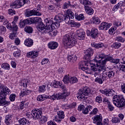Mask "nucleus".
Listing matches in <instances>:
<instances>
[{
	"label": "nucleus",
	"instance_id": "nucleus-1",
	"mask_svg": "<svg viewBox=\"0 0 125 125\" xmlns=\"http://www.w3.org/2000/svg\"><path fill=\"white\" fill-rule=\"evenodd\" d=\"M111 60L112 58L109 57L101 62L100 65H98V63L96 64L97 65H95V63H89V64H87V66L89 65L90 69H89V67H85L84 66L85 62H80L79 63V66H80L81 70L85 72L86 74H91L92 71L99 72H102L103 70H106V63Z\"/></svg>",
	"mask_w": 125,
	"mask_h": 125
},
{
	"label": "nucleus",
	"instance_id": "nucleus-2",
	"mask_svg": "<svg viewBox=\"0 0 125 125\" xmlns=\"http://www.w3.org/2000/svg\"><path fill=\"white\" fill-rule=\"evenodd\" d=\"M57 20L59 22H63L64 21L66 24H70L72 27L80 28L81 23L73 21L71 19H74V13L70 10H67L63 15H60L56 17Z\"/></svg>",
	"mask_w": 125,
	"mask_h": 125
},
{
	"label": "nucleus",
	"instance_id": "nucleus-3",
	"mask_svg": "<svg viewBox=\"0 0 125 125\" xmlns=\"http://www.w3.org/2000/svg\"><path fill=\"white\" fill-rule=\"evenodd\" d=\"M0 100L3 102L6 105H9L10 101H6V95L10 94L11 91L5 85L1 84L0 85Z\"/></svg>",
	"mask_w": 125,
	"mask_h": 125
},
{
	"label": "nucleus",
	"instance_id": "nucleus-4",
	"mask_svg": "<svg viewBox=\"0 0 125 125\" xmlns=\"http://www.w3.org/2000/svg\"><path fill=\"white\" fill-rule=\"evenodd\" d=\"M60 15H64L63 14H59L55 16V18H54V20L56 22H53V18H46L44 20V22H46V26H47V28H49V27H50V29L51 30H52V32L51 33V35H52V34H53V32H52V27H54L55 28V27H56L57 28H58V27H59L60 26V23L63 22V21H59L58 20H57L56 19V18L57 17V16H59Z\"/></svg>",
	"mask_w": 125,
	"mask_h": 125
},
{
	"label": "nucleus",
	"instance_id": "nucleus-5",
	"mask_svg": "<svg viewBox=\"0 0 125 125\" xmlns=\"http://www.w3.org/2000/svg\"><path fill=\"white\" fill-rule=\"evenodd\" d=\"M91 93V90L87 86H85L82 89H80L78 93L77 94V97L79 100L83 101L85 98H87L86 96L90 95Z\"/></svg>",
	"mask_w": 125,
	"mask_h": 125
},
{
	"label": "nucleus",
	"instance_id": "nucleus-6",
	"mask_svg": "<svg viewBox=\"0 0 125 125\" xmlns=\"http://www.w3.org/2000/svg\"><path fill=\"white\" fill-rule=\"evenodd\" d=\"M112 101L114 105L118 108H122L125 106V99L123 96L118 95L114 96Z\"/></svg>",
	"mask_w": 125,
	"mask_h": 125
},
{
	"label": "nucleus",
	"instance_id": "nucleus-7",
	"mask_svg": "<svg viewBox=\"0 0 125 125\" xmlns=\"http://www.w3.org/2000/svg\"><path fill=\"white\" fill-rule=\"evenodd\" d=\"M108 57L111 58V60H110L109 61H111V60H113V57L111 56H108L106 57V55H104V53H102L95 56L94 59L93 60V61L94 62H96V63H99L98 65H100V64H101V62H103V61H104L105 59L108 58Z\"/></svg>",
	"mask_w": 125,
	"mask_h": 125
},
{
	"label": "nucleus",
	"instance_id": "nucleus-8",
	"mask_svg": "<svg viewBox=\"0 0 125 125\" xmlns=\"http://www.w3.org/2000/svg\"><path fill=\"white\" fill-rule=\"evenodd\" d=\"M45 27L43 22L41 21L37 26V30H39L40 32H42V33H45V34L52 32V29H50V26L49 27V28L47 27V25H46V28Z\"/></svg>",
	"mask_w": 125,
	"mask_h": 125
},
{
	"label": "nucleus",
	"instance_id": "nucleus-9",
	"mask_svg": "<svg viewBox=\"0 0 125 125\" xmlns=\"http://www.w3.org/2000/svg\"><path fill=\"white\" fill-rule=\"evenodd\" d=\"M27 2L28 0H17L12 3L11 6L12 8H20Z\"/></svg>",
	"mask_w": 125,
	"mask_h": 125
},
{
	"label": "nucleus",
	"instance_id": "nucleus-10",
	"mask_svg": "<svg viewBox=\"0 0 125 125\" xmlns=\"http://www.w3.org/2000/svg\"><path fill=\"white\" fill-rule=\"evenodd\" d=\"M86 34L92 39H97V38H98V35H99L98 29L96 28H92L91 31L87 30Z\"/></svg>",
	"mask_w": 125,
	"mask_h": 125
},
{
	"label": "nucleus",
	"instance_id": "nucleus-11",
	"mask_svg": "<svg viewBox=\"0 0 125 125\" xmlns=\"http://www.w3.org/2000/svg\"><path fill=\"white\" fill-rule=\"evenodd\" d=\"M31 115L34 120H39L42 115V109L33 110Z\"/></svg>",
	"mask_w": 125,
	"mask_h": 125
},
{
	"label": "nucleus",
	"instance_id": "nucleus-12",
	"mask_svg": "<svg viewBox=\"0 0 125 125\" xmlns=\"http://www.w3.org/2000/svg\"><path fill=\"white\" fill-rule=\"evenodd\" d=\"M102 71H103V78H107V77H108L109 79H112L114 78V76H115L116 74L115 72L112 70H109L107 71L104 69Z\"/></svg>",
	"mask_w": 125,
	"mask_h": 125
},
{
	"label": "nucleus",
	"instance_id": "nucleus-13",
	"mask_svg": "<svg viewBox=\"0 0 125 125\" xmlns=\"http://www.w3.org/2000/svg\"><path fill=\"white\" fill-rule=\"evenodd\" d=\"M58 116H56L53 119L55 122L57 123H61L62 120H63L65 118V114L63 111H59L57 112Z\"/></svg>",
	"mask_w": 125,
	"mask_h": 125
},
{
	"label": "nucleus",
	"instance_id": "nucleus-14",
	"mask_svg": "<svg viewBox=\"0 0 125 125\" xmlns=\"http://www.w3.org/2000/svg\"><path fill=\"white\" fill-rule=\"evenodd\" d=\"M65 95H67L66 94H61L59 93L54 94L52 96H48V99H51L54 101L55 99H57V100H60V99H65L64 96Z\"/></svg>",
	"mask_w": 125,
	"mask_h": 125
},
{
	"label": "nucleus",
	"instance_id": "nucleus-15",
	"mask_svg": "<svg viewBox=\"0 0 125 125\" xmlns=\"http://www.w3.org/2000/svg\"><path fill=\"white\" fill-rule=\"evenodd\" d=\"M38 10H39L33 9L29 11H26L25 13V16L26 17H30V16H33L34 15H36L37 16H42V13L39 12Z\"/></svg>",
	"mask_w": 125,
	"mask_h": 125
},
{
	"label": "nucleus",
	"instance_id": "nucleus-16",
	"mask_svg": "<svg viewBox=\"0 0 125 125\" xmlns=\"http://www.w3.org/2000/svg\"><path fill=\"white\" fill-rule=\"evenodd\" d=\"M93 50L91 48L87 49L85 52V55L84 56L83 59L87 61L90 60V57L93 55Z\"/></svg>",
	"mask_w": 125,
	"mask_h": 125
},
{
	"label": "nucleus",
	"instance_id": "nucleus-17",
	"mask_svg": "<svg viewBox=\"0 0 125 125\" xmlns=\"http://www.w3.org/2000/svg\"><path fill=\"white\" fill-rule=\"evenodd\" d=\"M112 25L110 23L106 22H102L99 26V30L102 31H107L111 27Z\"/></svg>",
	"mask_w": 125,
	"mask_h": 125
},
{
	"label": "nucleus",
	"instance_id": "nucleus-18",
	"mask_svg": "<svg viewBox=\"0 0 125 125\" xmlns=\"http://www.w3.org/2000/svg\"><path fill=\"white\" fill-rule=\"evenodd\" d=\"M93 123L97 125H103V124H102V116L101 115H96L94 117Z\"/></svg>",
	"mask_w": 125,
	"mask_h": 125
},
{
	"label": "nucleus",
	"instance_id": "nucleus-19",
	"mask_svg": "<svg viewBox=\"0 0 125 125\" xmlns=\"http://www.w3.org/2000/svg\"><path fill=\"white\" fill-rule=\"evenodd\" d=\"M78 40L83 41L85 39V32L83 29H79L77 31Z\"/></svg>",
	"mask_w": 125,
	"mask_h": 125
},
{
	"label": "nucleus",
	"instance_id": "nucleus-20",
	"mask_svg": "<svg viewBox=\"0 0 125 125\" xmlns=\"http://www.w3.org/2000/svg\"><path fill=\"white\" fill-rule=\"evenodd\" d=\"M74 37H73V36L71 33H68L67 34H66L63 37V42L64 45H66L68 42H70Z\"/></svg>",
	"mask_w": 125,
	"mask_h": 125
},
{
	"label": "nucleus",
	"instance_id": "nucleus-21",
	"mask_svg": "<svg viewBox=\"0 0 125 125\" xmlns=\"http://www.w3.org/2000/svg\"><path fill=\"white\" fill-rule=\"evenodd\" d=\"M77 40L75 39V38H72L69 42L65 45L69 48H71L73 47V46H75L76 44H77Z\"/></svg>",
	"mask_w": 125,
	"mask_h": 125
},
{
	"label": "nucleus",
	"instance_id": "nucleus-22",
	"mask_svg": "<svg viewBox=\"0 0 125 125\" xmlns=\"http://www.w3.org/2000/svg\"><path fill=\"white\" fill-rule=\"evenodd\" d=\"M15 29L12 30L13 33H10L9 38L11 40H15L16 39V35L17 34V31H18V26H15Z\"/></svg>",
	"mask_w": 125,
	"mask_h": 125
},
{
	"label": "nucleus",
	"instance_id": "nucleus-23",
	"mask_svg": "<svg viewBox=\"0 0 125 125\" xmlns=\"http://www.w3.org/2000/svg\"><path fill=\"white\" fill-rule=\"evenodd\" d=\"M27 57H29V58H36V57H38L39 53L37 51H32L27 53Z\"/></svg>",
	"mask_w": 125,
	"mask_h": 125
},
{
	"label": "nucleus",
	"instance_id": "nucleus-24",
	"mask_svg": "<svg viewBox=\"0 0 125 125\" xmlns=\"http://www.w3.org/2000/svg\"><path fill=\"white\" fill-rule=\"evenodd\" d=\"M27 57H29V58H36V57H38L39 53L37 51H32L27 53Z\"/></svg>",
	"mask_w": 125,
	"mask_h": 125
},
{
	"label": "nucleus",
	"instance_id": "nucleus-25",
	"mask_svg": "<svg viewBox=\"0 0 125 125\" xmlns=\"http://www.w3.org/2000/svg\"><path fill=\"white\" fill-rule=\"evenodd\" d=\"M84 9L86 13L88 15H92L94 13V10H93V9L91 7L84 6Z\"/></svg>",
	"mask_w": 125,
	"mask_h": 125
},
{
	"label": "nucleus",
	"instance_id": "nucleus-26",
	"mask_svg": "<svg viewBox=\"0 0 125 125\" xmlns=\"http://www.w3.org/2000/svg\"><path fill=\"white\" fill-rule=\"evenodd\" d=\"M12 25H11V23L8 22V24L6 25V27L7 29H8L11 31H13L14 29H15V27H18V26L16 25V23H15L14 21H12Z\"/></svg>",
	"mask_w": 125,
	"mask_h": 125
},
{
	"label": "nucleus",
	"instance_id": "nucleus-27",
	"mask_svg": "<svg viewBox=\"0 0 125 125\" xmlns=\"http://www.w3.org/2000/svg\"><path fill=\"white\" fill-rule=\"evenodd\" d=\"M48 46L50 49H55L58 46V43L57 42H51L48 44Z\"/></svg>",
	"mask_w": 125,
	"mask_h": 125
},
{
	"label": "nucleus",
	"instance_id": "nucleus-28",
	"mask_svg": "<svg viewBox=\"0 0 125 125\" xmlns=\"http://www.w3.org/2000/svg\"><path fill=\"white\" fill-rule=\"evenodd\" d=\"M91 110H92V106L91 105H88L86 107L84 106L83 113L84 114V115H87V114H88L89 111H91Z\"/></svg>",
	"mask_w": 125,
	"mask_h": 125
},
{
	"label": "nucleus",
	"instance_id": "nucleus-29",
	"mask_svg": "<svg viewBox=\"0 0 125 125\" xmlns=\"http://www.w3.org/2000/svg\"><path fill=\"white\" fill-rule=\"evenodd\" d=\"M91 45L92 47H94L95 48H102V47L104 46V43H99L97 44L95 42H92L91 43Z\"/></svg>",
	"mask_w": 125,
	"mask_h": 125
},
{
	"label": "nucleus",
	"instance_id": "nucleus-30",
	"mask_svg": "<svg viewBox=\"0 0 125 125\" xmlns=\"http://www.w3.org/2000/svg\"><path fill=\"white\" fill-rule=\"evenodd\" d=\"M31 18L32 24H37V23H41L42 18L39 17H32Z\"/></svg>",
	"mask_w": 125,
	"mask_h": 125
},
{
	"label": "nucleus",
	"instance_id": "nucleus-31",
	"mask_svg": "<svg viewBox=\"0 0 125 125\" xmlns=\"http://www.w3.org/2000/svg\"><path fill=\"white\" fill-rule=\"evenodd\" d=\"M34 44V42H33V40L31 39H26L24 42V44L26 46H28L29 47L32 46Z\"/></svg>",
	"mask_w": 125,
	"mask_h": 125
},
{
	"label": "nucleus",
	"instance_id": "nucleus-32",
	"mask_svg": "<svg viewBox=\"0 0 125 125\" xmlns=\"http://www.w3.org/2000/svg\"><path fill=\"white\" fill-rule=\"evenodd\" d=\"M12 119V115H8L6 116L5 119V123L7 125H10V123H11V119Z\"/></svg>",
	"mask_w": 125,
	"mask_h": 125
},
{
	"label": "nucleus",
	"instance_id": "nucleus-33",
	"mask_svg": "<svg viewBox=\"0 0 125 125\" xmlns=\"http://www.w3.org/2000/svg\"><path fill=\"white\" fill-rule=\"evenodd\" d=\"M61 87L63 90V92L61 94H66V95L63 96L64 99H66V97H68V96L70 95V93L67 92V89L66 88V86H62Z\"/></svg>",
	"mask_w": 125,
	"mask_h": 125
},
{
	"label": "nucleus",
	"instance_id": "nucleus-34",
	"mask_svg": "<svg viewBox=\"0 0 125 125\" xmlns=\"http://www.w3.org/2000/svg\"><path fill=\"white\" fill-rule=\"evenodd\" d=\"M37 99L38 101H43V100H45V99H48V96L44 94L39 95L37 97Z\"/></svg>",
	"mask_w": 125,
	"mask_h": 125
},
{
	"label": "nucleus",
	"instance_id": "nucleus-35",
	"mask_svg": "<svg viewBox=\"0 0 125 125\" xmlns=\"http://www.w3.org/2000/svg\"><path fill=\"white\" fill-rule=\"evenodd\" d=\"M67 59L69 62H76L77 56L75 55H70L67 57Z\"/></svg>",
	"mask_w": 125,
	"mask_h": 125
},
{
	"label": "nucleus",
	"instance_id": "nucleus-36",
	"mask_svg": "<svg viewBox=\"0 0 125 125\" xmlns=\"http://www.w3.org/2000/svg\"><path fill=\"white\" fill-rule=\"evenodd\" d=\"M81 3L84 5V6H88V5H91V2L88 0H80Z\"/></svg>",
	"mask_w": 125,
	"mask_h": 125
},
{
	"label": "nucleus",
	"instance_id": "nucleus-37",
	"mask_svg": "<svg viewBox=\"0 0 125 125\" xmlns=\"http://www.w3.org/2000/svg\"><path fill=\"white\" fill-rule=\"evenodd\" d=\"M92 22L93 24H95L96 25H98L99 24H100L101 22L100 19H99V18L96 16L92 17Z\"/></svg>",
	"mask_w": 125,
	"mask_h": 125
},
{
	"label": "nucleus",
	"instance_id": "nucleus-38",
	"mask_svg": "<svg viewBox=\"0 0 125 125\" xmlns=\"http://www.w3.org/2000/svg\"><path fill=\"white\" fill-rule=\"evenodd\" d=\"M29 94H30V90L23 89L21 91V97H24V96H27V95H29Z\"/></svg>",
	"mask_w": 125,
	"mask_h": 125
},
{
	"label": "nucleus",
	"instance_id": "nucleus-39",
	"mask_svg": "<svg viewBox=\"0 0 125 125\" xmlns=\"http://www.w3.org/2000/svg\"><path fill=\"white\" fill-rule=\"evenodd\" d=\"M122 6H123V4H122L121 3H118L117 4L115 5L113 7L112 10L113 11H117L118 9L120 8H123Z\"/></svg>",
	"mask_w": 125,
	"mask_h": 125
},
{
	"label": "nucleus",
	"instance_id": "nucleus-40",
	"mask_svg": "<svg viewBox=\"0 0 125 125\" xmlns=\"http://www.w3.org/2000/svg\"><path fill=\"white\" fill-rule=\"evenodd\" d=\"M1 68L4 70H10V65L7 63H3L1 65Z\"/></svg>",
	"mask_w": 125,
	"mask_h": 125
},
{
	"label": "nucleus",
	"instance_id": "nucleus-41",
	"mask_svg": "<svg viewBox=\"0 0 125 125\" xmlns=\"http://www.w3.org/2000/svg\"><path fill=\"white\" fill-rule=\"evenodd\" d=\"M24 31L28 34H32L33 33V28L31 26H26L24 28Z\"/></svg>",
	"mask_w": 125,
	"mask_h": 125
},
{
	"label": "nucleus",
	"instance_id": "nucleus-42",
	"mask_svg": "<svg viewBox=\"0 0 125 125\" xmlns=\"http://www.w3.org/2000/svg\"><path fill=\"white\" fill-rule=\"evenodd\" d=\"M74 17L77 20H84V16L83 14H80L79 16H77L76 14H75Z\"/></svg>",
	"mask_w": 125,
	"mask_h": 125
},
{
	"label": "nucleus",
	"instance_id": "nucleus-43",
	"mask_svg": "<svg viewBox=\"0 0 125 125\" xmlns=\"http://www.w3.org/2000/svg\"><path fill=\"white\" fill-rule=\"evenodd\" d=\"M19 123L20 125H27V119L25 118L20 119L19 120Z\"/></svg>",
	"mask_w": 125,
	"mask_h": 125
},
{
	"label": "nucleus",
	"instance_id": "nucleus-44",
	"mask_svg": "<svg viewBox=\"0 0 125 125\" xmlns=\"http://www.w3.org/2000/svg\"><path fill=\"white\" fill-rule=\"evenodd\" d=\"M40 124H44L46 122H47V117L46 116H42L40 118Z\"/></svg>",
	"mask_w": 125,
	"mask_h": 125
},
{
	"label": "nucleus",
	"instance_id": "nucleus-45",
	"mask_svg": "<svg viewBox=\"0 0 125 125\" xmlns=\"http://www.w3.org/2000/svg\"><path fill=\"white\" fill-rule=\"evenodd\" d=\"M115 40L119 42H125V38H123L122 36H117L115 38Z\"/></svg>",
	"mask_w": 125,
	"mask_h": 125
},
{
	"label": "nucleus",
	"instance_id": "nucleus-46",
	"mask_svg": "<svg viewBox=\"0 0 125 125\" xmlns=\"http://www.w3.org/2000/svg\"><path fill=\"white\" fill-rule=\"evenodd\" d=\"M70 83H78V78L76 77H71L70 79Z\"/></svg>",
	"mask_w": 125,
	"mask_h": 125
},
{
	"label": "nucleus",
	"instance_id": "nucleus-47",
	"mask_svg": "<svg viewBox=\"0 0 125 125\" xmlns=\"http://www.w3.org/2000/svg\"><path fill=\"white\" fill-rule=\"evenodd\" d=\"M111 122L113 124H118V123L121 122V119L118 117H112Z\"/></svg>",
	"mask_w": 125,
	"mask_h": 125
},
{
	"label": "nucleus",
	"instance_id": "nucleus-48",
	"mask_svg": "<svg viewBox=\"0 0 125 125\" xmlns=\"http://www.w3.org/2000/svg\"><path fill=\"white\" fill-rule=\"evenodd\" d=\"M45 87H46V86L45 85H40L39 86V92H44L45 90Z\"/></svg>",
	"mask_w": 125,
	"mask_h": 125
},
{
	"label": "nucleus",
	"instance_id": "nucleus-49",
	"mask_svg": "<svg viewBox=\"0 0 125 125\" xmlns=\"http://www.w3.org/2000/svg\"><path fill=\"white\" fill-rule=\"evenodd\" d=\"M104 78V77H103V76L102 77V78L97 77L95 80V82H96V83H100V84H102V83H103Z\"/></svg>",
	"mask_w": 125,
	"mask_h": 125
},
{
	"label": "nucleus",
	"instance_id": "nucleus-50",
	"mask_svg": "<svg viewBox=\"0 0 125 125\" xmlns=\"http://www.w3.org/2000/svg\"><path fill=\"white\" fill-rule=\"evenodd\" d=\"M71 2H70L69 1H68L67 2H65L63 4V9H67V8H68V7H69V6H70L71 7H73V5L70 4Z\"/></svg>",
	"mask_w": 125,
	"mask_h": 125
},
{
	"label": "nucleus",
	"instance_id": "nucleus-51",
	"mask_svg": "<svg viewBox=\"0 0 125 125\" xmlns=\"http://www.w3.org/2000/svg\"><path fill=\"white\" fill-rule=\"evenodd\" d=\"M70 79L69 77H68L67 75H65L63 78V82L64 83H70Z\"/></svg>",
	"mask_w": 125,
	"mask_h": 125
},
{
	"label": "nucleus",
	"instance_id": "nucleus-52",
	"mask_svg": "<svg viewBox=\"0 0 125 125\" xmlns=\"http://www.w3.org/2000/svg\"><path fill=\"white\" fill-rule=\"evenodd\" d=\"M23 22L24 23V24H25V25L26 24H32L31 18H28V19H26L24 20L23 21Z\"/></svg>",
	"mask_w": 125,
	"mask_h": 125
},
{
	"label": "nucleus",
	"instance_id": "nucleus-53",
	"mask_svg": "<svg viewBox=\"0 0 125 125\" xmlns=\"http://www.w3.org/2000/svg\"><path fill=\"white\" fill-rule=\"evenodd\" d=\"M76 106H77V104L76 103H73L70 105L67 106V107H65L67 109H74V108L76 107Z\"/></svg>",
	"mask_w": 125,
	"mask_h": 125
},
{
	"label": "nucleus",
	"instance_id": "nucleus-54",
	"mask_svg": "<svg viewBox=\"0 0 125 125\" xmlns=\"http://www.w3.org/2000/svg\"><path fill=\"white\" fill-rule=\"evenodd\" d=\"M20 52H21L20 50H18V51L14 52L13 53L14 56L17 58L19 57V56L21 55V53Z\"/></svg>",
	"mask_w": 125,
	"mask_h": 125
},
{
	"label": "nucleus",
	"instance_id": "nucleus-55",
	"mask_svg": "<svg viewBox=\"0 0 125 125\" xmlns=\"http://www.w3.org/2000/svg\"><path fill=\"white\" fill-rule=\"evenodd\" d=\"M16 97V95L15 94H12L10 95L9 99L10 101L13 102V101H15V98Z\"/></svg>",
	"mask_w": 125,
	"mask_h": 125
},
{
	"label": "nucleus",
	"instance_id": "nucleus-56",
	"mask_svg": "<svg viewBox=\"0 0 125 125\" xmlns=\"http://www.w3.org/2000/svg\"><path fill=\"white\" fill-rule=\"evenodd\" d=\"M122 45V44H121V43L120 42H115L114 43H113V47H115V48L118 49V48H120V47H121Z\"/></svg>",
	"mask_w": 125,
	"mask_h": 125
},
{
	"label": "nucleus",
	"instance_id": "nucleus-57",
	"mask_svg": "<svg viewBox=\"0 0 125 125\" xmlns=\"http://www.w3.org/2000/svg\"><path fill=\"white\" fill-rule=\"evenodd\" d=\"M113 90H106L105 95L106 96H113Z\"/></svg>",
	"mask_w": 125,
	"mask_h": 125
},
{
	"label": "nucleus",
	"instance_id": "nucleus-58",
	"mask_svg": "<svg viewBox=\"0 0 125 125\" xmlns=\"http://www.w3.org/2000/svg\"><path fill=\"white\" fill-rule=\"evenodd\" d=\"M96 102L101 103L102 102V98L100 96H98L96 98Z\"/></svg>",
	"mask_w": 125,
	"mask_h": 125
},
{
	"label": "nucleus",
	"instance_id": "nucleus-59",
	"mask_svg": "<svg viewBox=\"0 0 125 125\" xmlns=\"http://www.w3.org/2000/svg\"><path fill=\"white\" fill-rule=\"evenodd\" d=\"M48 61H49L48 59H43L41 62V64L42 65H45V64L48 63Z\"/></svg>",
	"mask_w": 125,
	"mask_h": 125
},
{
	"label": "nucleus",
	"instance_id": "nucleus-60",
	"mask_svg": "<svg viewBox=\"0 0 125 125\" xmlns=\"http://www.w3.org/2000/svg\"><path fill=\"white\" fill-rule=\"evenodd\" d=\"M6 31V28L4 27L3 26H0V34L3 33V32Z\"/></svg>",
	"mask_w": 125,
	"mask_h": 125
},
{
	"label": "nucleus",
	"instance_id": "nucleus-61",
	"mask_svg": "<svg viewBox=\"0 0 125 125\" xmlns=\"http://www.w3.org/2000/svg\"><path fill=\"white\" fill-rule=\"evenodd\" d=\"M15 11L13 10L12 9H9L8 10V14L10 15H14V14H15Z\"/></svg>",
	"mask_w": 125,
	"mask_h": 125
},
{
	"label": "nucleus",
	"instance_id": "nucleus-62",
	"mask_svg": "<svg viewBox=\"0 0 125 125\" xmlns=\"http://www.w3.org/2000/svg\"><path fill=\"white\" fill-rule=\"evenodd\" d=\"M58 82L54 81L53 83V85L54 87H55V88H57V87H58Z\"/></svg>",
	"mask_w": 125,
	"mask_h": 125
},
{
	"label": "nucleus",
	"instance_id": "nucleus-63",
	"mask_svg": "<svg viewBox=\"0 0 125 125\" xmlns=\"http://www.w3.org/2000/svg\"><path fill=\"white\" fill-rule=\"evenodd\" d=\"M120 70L122 72H125V64L121 65L120 67Z\"/></svg>",
	"mask_w": 125,
	"mask_h": 125
},
{
	"label": "nucleus",
	"instance_id": "nucleus-64",
	"mask_svg": "<svg viewBox=\"0 0 125 125\" xmlns=\"http://www.w3.org/2000/svg\"><path fill=\"white\" fill-rule=\"evenodd\" d=\"M47 125H56V123H55V122H54L53 121H49L48 123H47Z\"/></svg>",
	"mask_w": 125,
	"mask_h": 125
}]
</instances>
